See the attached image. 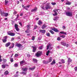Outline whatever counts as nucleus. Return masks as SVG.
<instances>
[{"label":"nucleus","mask_w":77,"mask_h":77,"mask_svg":"<svg viewBox=\"0 0 77 77\" xmlns=\"http://www.w3.org/2000/svg\"><path fill=\"white\" fill-rule=\"evenodd\" d=\"M41 8L43 9L46 11V10H48V9H51V6L49 5H47L44 8L43 6H42Z\"/></svg>","instance_id":"f257e3e1"},{"label":"nucleus","mask_w":77,"mask_h":77,"mask_svg":"<svg viewBox=\"0 0 77 77\" xmlns=\"http://www.w3.org/2000/svg\"><path fill=\"white\" fill-rule=\"evenodd\" d=\"M42 53V51H38L35 54V56L37 57H39V56H41Z\"/></svg>","instance_id":"f03ea898"},{"label":"nucleus","mask_w":77,"mask_h":77,"mask_svg":"<svg viewBox=\"0 0 77 77\" xmlns=\"http://www.w3.org/2000/svg\"><path fill=\"white\" fill-rule=\"evenodd\" d=\"M8 35H10V36H14L15 35V34L14 32L12 33L11 31H8L7 32Z\"/></svg>","instance_id":"7ed1b4c3"},{"label":"nucleus","mask_w":77,"mask_h":77,"mask_svg":"<svg viewBox=\"0 0 77 77\" xmlns=\"http://www.w3.org/2000/svg\"><path fill=\"white\" fill-rule=\"evenodd\" d=\"M0 14H1L2 15H4L5 17H6L7 16H8V13L2 12V11L1 10H0Z\"/></svg>","instance_id":"20e7f679"},{"label":"nucleus","mask_w":77,"mask_h":77,"mask_svg":"<svg viewBox=\"0 0 77 77\" xmlns=\"http://www.w3.org/2000/svg\"><path fill=\"white\" fill-rule=\"evenodd\" d=\"M7 38H8V36H7L3 37V39H2L3 42L5 43V42L7 41Z\"/></svg>","instance_id":"39448f33"},{"label":"nucleus","mask_w":77,"mask_h":77,"mask_svg":"<svg viewBox=\"0 0 77 77\" xmlns=\"http://www.w3.org/2000/svg\"><path fill=\"white\" fill-rule=\"evenodd\" d=\"M30 27L31 26L30 25H27V29L26 31H25L26 33H29V29L30 28Z\"/></svg>","instance_id":"423d86ee"},{"label":"nucleus","mask_w":77,"mask_h":77,"mask_svg":"<svg viewBox=\"0 0 77 77\" xmlns=\"http://www.w3.org/2000/svg\"><path fill=\"white\" fill-rule=\"evenodd\" d=\"M66 15L67 16H69V17H70L71 16H72V14L71 12H67L66 13Z\"/></svg>","instance_id":"0eeeda50"},{"label":"nucleus","mask_w":77,"mask_h":77,"mask_svg":"<svg viewBox=\"0 0 77 77\" xmlns=\"http://www.w3.org/2000/svg\"><path fill=\"white\" fill-rule=\"evenodd\" d=\"M52 30L55 32H59V31L57 29L55 28H52Z\"/></svg>","instance_id":"6e6552de"},{"label":"nucleus","mask_w":77,"mask_h":77,"mask_svg":"<svg viewBox=\"0 0 77 77\" xmlns=\"http://www.w3.org/2000/svg\"><path fill=\"white\" fill-rule=\"evenodd\" d=\"M72 60L70 58H68L67 62H68V65H69V63H70V62H72Z\"/></svg>","instance_id":"1a4fd4ad"},{"label":"nucleus","mask_w":77,"mask_h":77,"mask_svg":"<svg viewBox=\"0 0 77 77\" xmlns=\"http://www.w3.org/2000/svg\"><path fill=\"white\" fill-rule=\"evenodd\" d=\"M37 11V8L36 7L35 8L32 9L31 11V12H36Z\"/></svg>","instance_id":"9d476101"},{"label":"nucleus","mask_w":77,"mask_h":77,"mask_svg":"<svg viewBox=\"0 0 77 77\" xmlns=\"http://www.w3.org/2000/svg\"><path fill=\"white\" fill-rule=\"evenodd\" d=\"M16 47H19L20 48V47H21L22 46V45H21V44H19L18 43H16L15 45Z\"/></svg>","instance_id":"9b49d317"},{"label":"nucleus","mask_w":77,"mask_h":77,"mask_svg":"<svg viewBox=\"0 0 77 77\" xmlns=\"http://www.w3.org/2000/svg\"><path fill=\"white\" fill-rule=\"evenodd\" d=\"M28 69L27 67H24L23 68H22V70L23 71H25V72H26L27 71V70Z\"/></svg>","instance_id":"f8f14e48"},{"label":"nucleus","mask_w":77,"mask_h":77,"mask_svg":"<svg viewBox=\"0 0 77 77\" xmlns=\"http://www.w3.org/2000/svg\"><path fill=\"white\" fill-rule=\"evenodd\" d=\"M40 32L41 33H45L46 32L45 30H40Z\"/></svg>","instance_id":"ddd939ff"},{"label":"nucleus","mask_w":77,"mask_h":77,"mask_svg":"<svg viewBox=\"0 0 77 77\" xmlns=\"http://www.w3.org/2000/svg\"><path fill=\"white\" fill-rule=\"evenodd\" d=\"M53 12H54L55 14H53V15L54 16H55V15H57V13L56 11V10H53Z\"/></svg>","instance_id":"4468645a"},{"label":"nucleus","mask_w":77,"mask_h":77,"mask_svg":"<svg viewBox=\"0 0 77 77\" xmlns=\"http://www.w3.org/2000/svg\"><path fill=\"white\" fill-rule=\"evenodd\" d=\"M35 66H34L33 68H29V69L31 71H33V70H34L35 69Z\"/></svg>","instance_id":"2eb2a0df"},{"label":"nucleus","mask_w":77,"mask_h":77,"mask_svg":"<svg viewBox=\"0 0 77 77\" xmlns=\"http://www.w3.org/2000/svg\"><path fill=\"white\" fill-rule=\"evenodd\" d=\"M43 63L44 64H47L48 63V61H45V60H44L43 61Z\"/></svg>","instance_id":"dca6fc26"},{"label":"nucleus","mask_w":77,"mask_h":77,"mask_svg":"<svg viewBox=\"0 0 77 77\" xmlns=\"http://www.w3.org/2000/svg\"><path fill=\"white\" fill-rule=\"evenodd\" d=\"M46 27H47V25L45 24H44L42 27V29H45Z\"/></svg>","instance_id":"f3484780"},{"label":"nucleus","mask_w":77,"mask_h":77,"mask_svg":"<svg viewBox=\"0 0 77 77\" xmlns=\"http://www.w3.org/2000/svg\"><path fill=\"white\" fill-rule=\"evenodd\" d=\"M30 7V5H28L26 6L25 7H24V9H25L27 11H28V8Z\"/></svg>","instance_id":"a211bd4d"},{"label":"nucleus","mask_w":77,"mask_h":77,"mask_svg":"<svg viewBox=\"0 0 77 77\" xmlns=\"http://www.w3.org/2000/svg\"><path fill=\"white\" fill-rule=\"evenodd\" d=\"M56 63V62L55 61V60H53L52 62L51 63V65H53L54 64Z\"/></svg>","instance_id":"6ab92c4d"},{"label":"nucleus","mask_w":77,"mask_h":77,"mask_svg":"<svg viewBox=\"0 0 77 77\" xmlns=\"http://www.w3.org/2000/svg\"><path fill=\"white\" fill-rule=\"evenodd\" d=\"M60 43L62 45H63V46H66V43L65 42H61Z\"/></svg>","instance_id":"aec40b11"},{"label":"nucleus","mask_w":77,"mask_h":77,"mask_svg":"<svg viewBox=\"0 0 77 77\" xmlns=\"http://www.w3.org/2000/svg\"><path fill=\"white\" fill-rule=\"evenodd\" d=\"M11 44L10 42H8L5 44V46L6 47H9V45H10Z\"/></svg>","instance_id":"412c9836"},{"label":"nucleus","mask_w":77,"mask_h":77,"mask_svg":"<svg viewBox=\"0 0 77 77\" xmlns=\"http://www.w3.org/2000/svg\"><path fill=\"white\" fill-rule=\"evenodd\" d=\"M4 74V75H8V74H9V72H8V70H7L5 72Z\"/></svg>","instance_id":"4be33fe9"},{"label":"nucleus","mask_w":77,"mask_h":77,"mask_svg":"<svg viewBox=\"0 0 77 77\" xmlns=\"http://www.w3.org/2000/svg\"><path fill=\"white\" fill-rule=\"evenodd\" d=\"M38 25H39V26H41V24H42V22H41V21L40 20H39L38 22Z\"/></svg>","instance_id":"5701e85b"},{"label":"nucleus","mask_w":77,"mask_h":77,"mask_svg":"<svg viewBox=\"0 0 77 77\" xmlns=\"http://www.w3.org/2000/svg\"><path fill=\"white\" fill-rule=\"evenodd\" d=\"M8 2H9V1H8V0H5V5H8Z\"/></svg>","instance_id":"b1692460"},{"label":"nucleus","mask_w":77,"mask_h":77,"mask_svg":"<svg viewBox=\"0 0 77 77\" xmlns=\"http://www.w3.org/2000/svg\"><path fill=\"white\" fill-rule=\"evenodd\" d=\"M32 60L34 62H35V63H37V60L36 59H33Z\"/></svg>","instance_id":"393cba45"},{"label":"nucleus","mask_w":77,"mask_h":77,"mask_svg":"<svg viewBox=\"0 0 77 77\" xmlns=\"http://www.w3.org/2000/svg\"><path fill=\"white\" fill-rule=\"evenodd\" d=\"M52 59H53L52 57H50L49 58V62H51V61H52Z\"/></svg>","instance_id":"a878e982"},{"label":"nucleus","mask_w":77,"mask_h":77,"mask_svg":"<svg viewBox=\"0 0 77 77\" xmlns=\"http://www.w3.org/2000/svg\"><path fill=\"white\" fill-rule=\"evenodd\" d=\"M71 2H67L66 3V5H71Z\"/></svg>","instance_id":"bb28decb"},{"label":"nucleus","mask_w":77,"mask_h":77,"mask_svg":"<svg viewBox=\"0 0 77 77\" xmlns=\"http://www.w3.org/2000/svg\"><path fill=\"white\" fill-rule=\"evenodd\" d=\"M49 32L51 34H53V35H54V32H53V31L51 30H50Z\"/></svg>","instance_id":"cd10ccee"},{"label":"nucleus","mask_w":77,"mask_h":77,"mask_svg":"<svg viewBox=\"0 0 77 77\" xmlns=\"http://www.w3.org/2000/svg\"><path fill=\"white\" fill-rule=\"evenodd\" d=\"M2 68L4 69V68H6V66L5 65V64H3L2 66Z\"/></svg>","instance_id":"c85d7f7f"},{"label":"nucleus","mask_w":77,"mask_h":77,"mask_svg":"<svg viewBox=\"0 0 77 77\" xmlns=\"http://www.w3.org/2000/svg\"><path fill=\"white\" fill-rule=\"evenodd\" d=\"M46 35L47 36H50V34L49 32H47Z\"/></svg>","instance_id":"c756f323"},{"label":"nucleus","mask_w":77,"mask_h":77,"mask_svg":"<svg viewBox=\"0 0 77 77\" xmlns=\"http://www.w3.org/2000/svg\"><path fill=\"white\" fill-rule=\"evenodd\" d=\"M50 51L48 50L47 51L46 54V55L47 56H48V54H49V53H50Z\"/></svg>","instance_id":"7c9ffc66"},{"label":"nucleus","mask_w":77,"mask_h":77,"mask_svg":"<svg viewBox=\"0 0 77 77\" xmlns=\"http://www.w3.org/2000/svg\"><path fill=\"white\" fill-rule=\"evenodd\" d=\"M33 49H32L33 52H35V51L36 50V48H33Z\"/></svg>","instance_id":"2f4dec72"},{"label":"nucleus","mask_w":77,"mask_h":77,"mask_svg":"<svg viewBox=\"0 0 77 77\" xmlns=\"http://www.w3.org/2000/svg\"><path fill=\"white\" fill-rule=\"evenodd\" d=\"M42 46H41L38 48V49L39 50H42V48H43Z\"/></svg>","instance_id":"473e14b6"},{"label":"nucleus","mask_w":77,"mask_h":77,"mask_svg":"<svg viewBox=\"0 0 77 77\" xmlns=\"http://www.w3.org/2000/svg\"><path fill=\"white\" fill-rule=\"evenodd\" d=\"M25 62L24 61H22L21 62H20V65H23V63Z\"/></svg>","instance_id":"72a5a7b5"},{"label":"nucleus","mask_w":77,"mask_h":77,"mask_svg":"<svg viewBox=\"0 0 77 77\" xmlns=\"http://www.w3.org/2000/svg\"><path fill=\"white\" fill-rule=\"evenodd\" d=\"M18 64L15 63L14 64V66H15V67H18Z\"/></svg>","instance_id":"f704fd0d"},{"label":"nucleus","mask_w":77,"mask_h":77,"mask_svg":"<svg viewBox=\"0 0 77 77\" xmlns=\"http://www.w3.org/2000/svg\"><path fill=\"white\" fill-rule=\"evenodd\" d=\"M14 27H15V29H17V28H18V25L17 24H15L14 25Z\"/></svg>","instance_id":"c9c22d12"},{"label":"nucleus","mask_w":77,"mask_h":77,"mask_svg":"<svg viewBox=\"0 0 77 77\" xmlns=\"http://www.w3.org/2000/svg\"><path fill=\"white\" fill-rule=\"evenodd\" d=\"M10 61L11 62H14V59L12 58H10Z\"/></svg>","instance_id":"e433bc0d"},{"label":"nucleus","mask_w":77,"mask_h":77,"mask_svg":"<svg viewBox=\"0 0 77 77\" xmlns=\"http://www.w3.org/2000/svg\"><path fill=\"white\" fill-rule=\"evenodd\" d=\"M61 62L63 63H65V61L64 60H63V59H62L61 60Z\"/></svg>","instance_id":"4c0bfd02"},{"label":"nucleus","mask_w":77,"mask_h":77,"mask_svg":"<svg viewBox=\"0 0 77 77\" xmlns=\"http://www.w3.org/2000/svg\"><path fill=\"white\" fill-rule=\"evenodd\" d=\"M57 17H54L53 20L54 21H56V20H57Z\"/></svg>","instance_id":"58836bf2"},{"label":"nucleus","mask_w":77,"mask_h":77,"mask_svg":"<svg viewBox=\"0 0 77 77\" xmlns=\"http://www.w3.org/2000/svg\"><path fill=\"white\" fill-rule=\"evenodd\" d=\"M37 28H38V26H37L36 25H35L34 26V29H37Z\"/></svg>","instance_id":"ea45409f"},{"label":"nucleus","mask_w":77,"mask_h":77,"mask_svg":"<svg viewBox=\"0 0 77 77\" xmlns=\"http://www.w3.org/2000/svg\"><path fill=\"white\" fill-rule=\"evenodd\" d=\"M60 37L62 38H65V36L64 35H60Z\"/></svg>","instance_id":"a19ab883"},{"label":"nucleus","mask_w":77,"mask_h":77,"mask_svg":"<svg viewBox=\"0 0 77 77\" xmlns=\"http://www.w3.org/2000/svg\"><path fill=\"white\" fill-rule=\"evenodd\" d=\"M57 39L58 41H60L61 40V39L59 37H57Z\"/></svg>","instance_id":"79ce46f5"},{"label":"nucleus","mask_w":77,"mask_h":77,"mask_svg":"<svg viewBox=\"0 0 77 77\" xmlns=\"http://www.w3.org/2000/svg\"><path fill=\"white\" fill-rule=\"evenodd\" d=\"M51 4L52 5H56V3L55 2L51 3Z\"/></svg>","instance_id":"37998d69"},{"label":"nucleus","mask_w":77,"mask_h":77,"mask_svg":"<svg viewBox=\"0 0 77 77\" xmlns=\"http://www.w3.org/2000/svg\"><path fill=\"white\" fill-rule=\"evenodd\" d=\"M12 46H11V48H13V47H14V45H15V44H14V43H12Z\"/></svg>","instance_id":"c03bdc74"},{"label":"nucleus","mask_w":77,"mask_h":77,"mask_svg":"<svg viewBox=\"0 0 77 77\" xmlns=\"http://www.w3.org/2000/svg\"><path fill=\"white\" fill-rule=\"evenodd\" d=\"M3 62H6L7 61V60H6V59H3Z\"/></svg>","instance_id":"a18cd8bd"},{"label":"nucleus","mask_w":77,"mask_h":77,"mask_svg":"<svg viewBox=\"0 0 77 77\" xmlns=\"http://www.w3.org/2000/svg\"><path fill=\"white\" fill-rule=\"evenodd\" d=\"M15 29L17 31V32H19L20 31V29H19L18 28H16Z\"/></svg>","instance_id":"49530a36"},{"label":"nucleus","mask_w":77,"mask_h":77,"mask_svg":"<svg viewBox=\"0 0 77 77\" xmlns=\"http://www.w3.org/2000/svg\"><path fill=\"white\" fill-rule=\"evenodd\" d=\"M22 74L23 75H26V72H22Z\"/></svg>","instance_id":"de8ad7c7"},{"label":"nucleus","mask_w":77,"mask_h":77,"mask_svg":"<svg viewBox=\"0 0 77 77\" xmlns=\"http://www.w3.org/2000/svg\"><path fill=\"white\" fill-rule=\"evenodd\" d=\"M32 47L35 48H38V47H36V46H32Z\"/></svg>","instance_id":"09e8293b"},{"label":"nucleus","mask_w":77,"mask_h":77,"mask_svg":"<svg viewBox=\"0 0 77 77\" xmlns=\"http://www.w3.org/2000/svg\"><path fill=\"white\" fill-rule=\"evenodd\" d=\"M19 16V15H18V14L17 15V17L16 18V20H17V19H18V18Z\"/></svg>","instance_id":"8fccbe9b"},{"label":"nucleus","mask_w":77,"mask_h":77,"mask_svg":"<svg viewBox=\"0 0 77 77\" xmlns=\"http://www.w3.org/2000/svg\"><path fill=\"white\" fill-rule=\"evenodd\" d=\"M74 69L75 71H77V67H75Z\"/></svg>","instance_id":"3c124183"},{"label":"nucleus","mask_w":77,"mask_h":77,"mask_svg":"<svg viewBox=\"0 0 77 77\" xmlns=\"http://www.w3.org/2000/svg\"><path fill=\"white\" fill-rule=\"evenodd\" d=\"M14 77H18V75H17V74H15L14 75Z\"/></svg>","instance_id":"603ef678"},{"label":"nucleus","mask_w":77,"mask_h":77,"mask_svg":"<svg viewBox=\"0 0 77 77\" xmlns=\"http://www.w3.org/2000/svg\"><path fill=\"white\" fill-rule=\"evenodd\" d=\"M15 57H17V56H18V54H16L14 55Z\"/></svg>","instance_id":"864d4df0"},{"label":"nucleus","mask_w":77,"mask_h":77,"mask_svg":"<svg viewBox=\"0 0 77 77\" xmlns=\"http://www.w3.org/2000/svg\"><path fill=\"white\" fill-rule=\"evenodd\" d=\"M35 39V37H32V38L31 39L32 40H34Z\"/></svg>","instance_id":"5fc2aeb1"},{"label":"nucleus","mask_w":77,"mask_h":77,"mask_svg":"<svg viewBox=\"0 0 77 77\" xmlns=\"http://www.w3.org/2000/svg\"><path fill=\"white\" fill-rule=\"evenodd\" d=\"M63 29H66V27L65 26H63Z\"/></svg>","instance_id":"6e6d98bb"},{"label":"nucleus","mask_w":77,"mask_h":77,"mask_svg":"<svg viewBox=\"0 0 77 77\" xmlns=\"http://www.w3.org/2000/svg\"><path fill=\"white\" fill-rule=\"evenodd\" d=\"M48 48H49V45L47 46V50H48Z\"/></svg>","instance_id":"4d7b16f0"},{"label":"nucleus","mask_w":77,"mask_h":77,"mask_svg":"<svg viewBox=\"0 0 77 77\" xmlns=\"http://www.w3.org/2000/svg\"><path fill=\"white\" fill-rule=\"evenodd\" d=\"M66 47H68V46H69V44H67L66 45Z\"/></svg>","instance_id":"13d9d810"},{"label":"nucleus","mask_w":77,"mask_h":77,"mask_svg":"<svg viewBox=\"0 0 77 77\" xmlns=\"http://www.w3.org/2000/svg\"><path fill=\"white\" fill-rule=\"evenodd\" d=\"M64 33V32H60V33H61L62 34H63Z\"/></svg>","instance_id":"bf43d9fd"},{"label":"nucleus","mask_w":77,"mask_h":77,"mask_svg":"<svg viewBox=\"0 0 77 77\" xmlns=\"http://www.w3.org/2000/svg\"><path fill=\"white\" fill-rule=\"evenodd\" d=\"M38 40H39H39H41V38L40 37H38Z\"/></svg>","instance_id":"052dcab7"},{"label":"nucleus","mask_w":77,"mask_h":77,"mask_svg":"<svg viewBox=\"0 0 77 77\" xmlns=\"http://www.w3.org/2000/svg\"><path fill=\"white\" fill-rule=\"evenodd\" d=\"M22 8H24H24L25 7H24V5H22Z\"/></svg>","instance_id":"680f3d73"},{"label":"nucleus","mask_w":77,"mask_h":77,"mask_svg":"<svg viewBox=\"0 0 77 77\" xmlns=\"http://www.w3.org/2000/svg\"><path fill=\"white\" fill-rule=\"evenodd\" d=\"M5 66H9V65H8V64H5Z\"/></svg>","instance_id":"e2e57ef3"},{"label":"nucleus","mask_w":77,"mask_h":77,"mask_svg":"<svg viewBox=\"0 0 77 77\" xmlns=\"http://www.w3.org/2000/svg\"><path fill=\"white\" fill-rule=\"evenodd\" d=\"M63 34H64V35H67L66 32H64Z\"/></svg>","instance_id":"0e129e2a"},{"label":"nucleus","mask_w":77,"mask_h":77,"mask_svg":"<svg viewBox=\"0 0 77 77\" xmlns=\"http://www.w3.org/2000/svg\"><path fill=\"white\" fill-rule=\"evenodd\" d=\"M17 14V12L16 11H15L14 13V14Z\"/></svg>","instance_id":"69168bd1"},{"label":"nucleus","mask_w":77,"mask_h":77,"mask_svg":"<svg viewBox=\"0 0 77 77\" xmlns=\"http://www.w3.org/2000/svg\"><path fill=\"white\" fill-rule=\"evenodd\" d=\"M4 19H5V21H6V20H8V18H4Z\"/></svg>","instance_id":"338daca9"},{"label":"nucleus","mask_w":77,"mask_h":77,"mask_svg":"<svg viewBox=\"0 0 77 77\" xmlns=\"http://www.w3.org/2000/svg\"><path fill=\"white\" fill-rule=\"evenodd\" d=\"M14 38H12L11 39V41H14Z\"/></svg>","instance_id":"774afa93"}]
</instances>
